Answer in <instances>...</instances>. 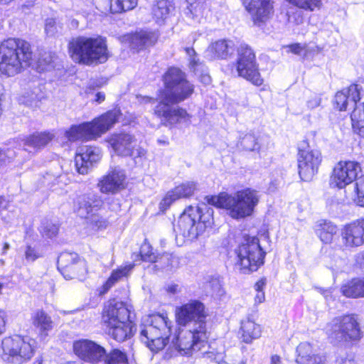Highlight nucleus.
Returning a JSON list of instances; mask_svg holds the SVG:
<instances>
[{
  "instance_id": "09e8293b",
  "label": "nucleus",
  "mask_w": 364,
  "mask_h": 364,
  "mask_svg": "<svg viewBox=\"0 0 364 364\" xmlns=\"http://www.w3.org/2000/svg\"><path fill=\"white\" fill-rule=\"evenodd\" d=\"M40 257L37 250L31 245H27L25 250V258L28 262H33Z\"/></svg>"
},
{
  "instance_id": "e2e57ef3",
  "label": "nucleus",
  "mask_w": 364,
  "mask_h": 364,
  "mask_svg": "<svg viewBox=\"0 0 364 364\" xmlns=\"http://www.w3.org/2000/svg\"><path fill=\"white\" fill-rule=\"evenodd\" d=\"M200 81L205 85H208L211 82V77L208 74H204L200 76Z\"/></svg>"
},
{
  "instance_id": "a19ab883",
  "label": "nucleus",
  "mask_w": 364,
  "mask_h": 364,
  "mask_svg": "<svg viewBox=\"0 0 364 364\" xmlns=\"http://www.w3.org/2000/svg\"><path fill=\"white\" fill-rule=\"evenodd\" d=\"M290 4L306 11H318L322 7V0H286Z\"/></svg>"
},
{
  "instance_id": "37998d69",
  "label": "nucleus",
  "mask_w": 364,
  "mask_h": 364,
  "mask_svg": "<svg viewBox=\"0 0 364 364\" xmlns=\"http://www.w3.org/2000/svg\"><path fill=\"white\" fill-rule=\"evenodd\" d=\"M63 29L62 23L55 18H48L45 23V32L48 36H54L60 33Z\"/></svg>"
},
{
  "instance_id": "0e129e2a",
  "label": "nucleus",
  "mask_w": 364,
  "mask_h": 364,
  "mask_svg": "<svg viewBox=\"0 0 364 364\" xmlns=\"http://www.w3.org/2000/svg\"><path fill=\"white\" fill-rule=\"evenodd\" d=\"M8 205V202L5 200L4 197L0 196V211L3 209L6 208Z\"/></svg>"
},
{
  "instance_id": "13d9d810",
  "label": "nucleus",
  "mask_w": 364,
  "mask_h": 364,
  "mask_svg": "<svg viewBox=\"0 0 364 364\" xmlns=\"http://www.w3.org/2000/svg\"><path fill=\"white\" fill-rule=\"evenodd\" d=\"M166 291L169 294H175L180 291V288L177 284L171 282L166 284Z\"/></svg>"
},
{
  "instance_id": "ddd939ff",
  "label": "nucleus",
  "mask_w": 364,
  "mask_h": 364,
  "mask_svg": "<svg viewBox=\"0 0 364 364\" xmlns=\"http://www.w3.org/2000/svg\"><path fill=\"white\" fill-rule=\"evenodd\" d=\"M237 71L239 76L257 86L263 82L258 71L255 55L247 45L242 44L237 49Z\"/></svg>"
},
{
  "instance_id": "aec40b11",
  "label": "nucleus",
  "mask_w": 364,
  "mask_h": 364,
  "mask_svg": "<svg viewBox=\"0 0 364 364\" xmlns=\"http://www.w3.org/2000/svg\"><path fill=\"white\" fill-rule=\"evenodd\" d=\"M243 4L255 24L264 23L273 15L272 0H243Z\"/></svg>"
},
{
  "instance_id": "0eeeda50",
  "label": "nucleus",
  "mask_w": 364,
  "mask_h": 364,
  "mask_svg": "<svg viewBox=\"0 0 364 364\" xmlns=\"http://www.w3.org/2000/svg\"><path fill=\"white\" fill-rule=\"evenodd\" d=\"M172 322L163 314L144 316L140 325L141 341L151 350L164 349L171 335Z\"/></svg>"
},
{
  "instance_id": "473e14b6",
  "label": "nucleus",
  "mask_w": 364,
  "mask_h": 364,
  "mask_svg": "<svg viewBox=\"0 0 364 364\" xmlns=\"http://www.w3.org/2000/svg\"><path fill=\"white\" fill-rule=\"evenodd\" d=\"M233 51V43L230 41L220 40L210 44L205 51L210 59L226 58Z\"/></svg>"
},
{
  "instance_id": "a878e982",
  "label": "nucleus",
  "mask_w": 364,
  "mask_h": 364,
  "mask_svg": "<svg viewBox=\"0 0 364 364\" xmlns=\"http://www.w3.org/2000/svg\"><path fill=\"white\" fill-rule=\"evenodd\" d=\"M196 189V184L186 181L169 191L160 202V209L166 210L176 200L191 196Z\"/></svg>"
},
{
  "instance_id": "58836bf2",
  "label": "nucleus",
  "mask_w": 364,
  "mask_h": 364,
  "mask_svg": "<svg viewBox=\"0 0 364 364\" xmlns=\"http://www.w3.org/2000/svg\"><path fill=\"white\" fill-rule=\"evenodd\" d=\"M186 15L198 20L203 16L206 9L205 0H186Z\"/></svg>"
},
{
  "instance_id": "dca6fc26",
  "label": "nucleus",
  "mask_w": 364,
  "mask_h": 364,
  "mask_svg": "<svg viewBox=\"0 0 364 364\" xmlns=\"http://www.w3.org/2000/svg\"><path fill=\"white\" fill-rule=\"evenodd\" d=\"M73 349L77 358L92 364H100L106 355V350L103 346L89 339L74 341Z\"/></svg>"
},
{
  "instance_id": "5fc2aeb1",
  "label": "nucleus",
  "mask_w": 364,
  "mask_h": 364,
  "mask_svg": "<svg viewBox=\"0 0 364 364\" xmlns=\"http://www.w3.org/2000/svg\"><path fill=\"white\" fill-rule=\"evenodd\" d=\"M58 232V227L56 225H49L44 227L43 233L48 237L55 236Z\"/></svg>"
},
{
  "instance_id": "de8ad7c7",
  "label": "nucleus",
  "mask_w": 364,
  "mask_h": 364,
  "mask_svg": "<svg viewBox=\"0 0 364 364\" xmlns=\"http://www.w3.org/2000/svg\"><path fill=\"white\" fill-rule=\"evenodd\" d=\"M15 156L14 150L7 149L5 150L0 149V167L7 165Z\"/></svg>"
},
{
  "instance_id": "7c9ffc66",
  "label": "nucleus",
  "mask_w": 364,
  "mask_h": 364,
  "mask_svg": "<svg viewBox=\"0 0 364 364\" xmlns=\"http://www.w3.org/2000/svg\"><path fill=\"white\" fill-rule=\"evenodd\" d=\"M270 142L269 137L266 135L256 136L248 133L240 138L239 144L241 148L246 151H259L267 149Z\"/></svg>"
},
{
  "instance_id": "c756f323",
  "label": "nucleus",
  "mask_w": 364,
  "mask_h": 364,
  "mask_svg": "<svg viewBox=\"0 0 364 364\" xmlns=\"http://www.w3.org/2000/svg\"><path fill=\"white\" fill-rule=\"evenodd\" d=\"M314 230L315 234L323 243L330 244L337 233L338 228L329 220H319L316 222Z\"/></svg>"
},
{
  "instance_id": "412c9836",
  "label": "nucleus",
  "mask_w": 364,
  "mask_h": 364,
  "mask_svg": "<svg viewBox=\"0 0 364 364\" xmlns=\"http://www.w3.org/2000/svg\"><path fill=\"white\" fill-rule=\"evenodd\" d=\"M101 150L96 146H83L79 148L75 156V166L80 174L87 173L94 164L100 161Z\"/></svg>"
},
{
  "instance_id": "20e7f679",
  "label": "nucleus",
  "mask_w": 364,
  "mask_h": 364,
  "mask_svg": "<svg viewBox=\"0 0 364 364\" xmlns=\"http://www.w3.org/2000/svg\"><path fill=\"white\" fill-rule=\"evenodd\" d=\"M213 224V209L203 205L202 207L190 205L179 216L174 225L176 240L181 236L184 240H193L205 232Z\"/></svg>"
},
{
  "instance_id": "774afa93",
  "label": "nucleus",
  "mask_w": 364,
  "mask_h": 364,
  "mask_svg": "<svg viewBox=\"0 0 364 364\" xmlns=\"http://www.w3.org/2000/svg\"><path fill=\"white\" fill-rule=\"evenodd\" d=\"M358 260L364 265V250L358 255Z\"/></svg>"
},
{
  "instance_id": "a18cd8bd",
  "label": "nucleus",
  "mask_w": 364,
  "mask_h": 364,
  "mask_svg": "<svg viewBox=\"0 0 364 364\" xmlns=\"http://www.w3.org/2000/svg\"><path fill=\"white\" fill-rule=\"evenodd\" d=\"M355 190L357 198L355 200L358 205L364 207V175L357 178Z\"/></svg>"
},
{
  "instance_id": "72a5a7b5",
  "label": "nucleus",
  "mask_w": 364,
  "mask_h": 364,
  "mask_svg": "<svg viewBox=\"0 0 364 364\" xmlns=\"http://www.w3.org/2000/svg\"><path fill=\"white\" fill-rule=\"evenodd\" d=\"M125 40L129 43L132 49L141 50L144 47L153 45L156 41L154 33L141 31L125 36Z\"/></svg>"
},
{
  "instance_id": "69168bd1",
  "label": "nucleus",
  "mask_w": 364,
  "mask_h": 364,
  "mask_svg": "<svg viewBox=\"0 0 364 364\" xmlns=\"http://www.w3.org/2000/svg\"><path fill=\"white\" fill-rule=\"evenodd\" d=\"M364 114V103L358 105L356 103V112L355 114Z\"/></svg>"
},
{
  "instance_id": "f03ea898",
  "label": "nucleus",
  "mask_w": 364,
  "mask_h": 364,
  "mask_svg": "<svg viewBox=\"0 0 364 364\" xmlns=\"http://www.w3.org/2000/svg\"><path fill=\"white\" fill-rule=\"evenodd\" d=\"M102 323L108 335L118 342L131 338L136 326L130 320V309L123 301L112 299L106 303L102 312Z\"/></svg>"
},
{
  "instance_id": "c03bdc74",
  "label": "nucleus",
  "mask_w": 364,
  "mask_h": 364,
  "mask_svg": "<svg viewBox=\"0 0 364 364\" xmlns=\"http://www.w3.org/2000/svg\"><path fill=\"white\" fill-rule=\"evenodd\" d=\"M350 117L354 132L364 137V115H350Z\"/></svg>"
},
{
  "instance_id": "a211bd4d",
  "label": "nucleus",
  "mask_w": 364,
  "mask_h": 364,
  "mask_svg": "<svg viewBox=\"0 0 364 364\" xmlns=\"http://www.w3.org/2000/svg\"><path fill=\"white\" fill-rule=\"evenodd\" d=\"M76 259L77 255L71 253H62L58 257V269L67 280L74 278L82 280L87 272L86 262Z\"/></svg>"
},
{
  "instance_id": "6e6d98bb",
  "label": "nucleus",
  "mask_w": 364,
  "mask_h": 364,
  "mask_svg": "<svg viewBox=\"0 0 364 364\" xmlns=\"http://www.w3.org/2000/svg\"><path fill=\"white\" fill-rule=\"evenodd\" d=\"M7 321V313L3 309H0V334L6 331V324Z\"/></svg>"
},
{
  "instance_id": "338daca9",
  "label": "nucleus",
  "mask_w": 364,
  "mask_h": 364,
  "mask_svg": "<svg viewBox=\"0 0 364 364\" xmlns=\"http://www.w3.org/2000/svg\"><path fill=\"white\" fill-rule=\"evenodd\" d=\"M157 142L159 145H163V146H167L169 144V141H168V138L165 137L164 139H159L157 140Z\"/></svg>"
},
{
  "instance_id": "bf43d9fd",
  "label": "nucleus",
  "mask_w": 364,
  "mask_h": 364,
  "mask_svg": "<svg viewBox=\"0 0 364 364\" xmlns=\"http://www.w3.org/2000/svg\"><path fill=\"white\" fill-rule=\"evenodd\" d=\"M265 300V295L264 291H259L256 292V295L255 296V304H261L264 302Z\"/></svg>"
},
{
  "instance_id": "9d476101",
  "label": "nucleus",
  "mask_w": 364,
  "mask_h": 364,
  "mask_svg": "<svg viewBox=\"0 0 364 364\" xmlns=\"http://www.w3.org/2000/svg\"><path fill=\"white\" fill-rule=\"evenodd\" d=\"M34 341L28 336L14 335L4 337L1 343L2 360L11 364H23L33 355Z\"/></svg>"
},
{
  "instance_id": "7ed1b4c3",
  "label": "nucleus",
  "mask_w": 364,
  "mask_h": 364,
  "mask_svg": "<svg viewBox=\"0 0 364 364\" xmlns=\"http://www.w3.org/2000/svg\"><path fill=\"white\" fill-rule=\"evenodd\" d=\"M259 199L257 191L247 188L234 194L221 193L212 196L208 201L217 208L225 209L230 218L241 220L252 215Z\"/></svg>"
},
{
  "instance_id": "c9c22d12",
  "label": "nucleus",
  "mask_w": 364,
  "mask_h": 364,
  "mask_svg": "<svg viewBox=\"0 0 364 364\" xmlns=\"http://www.w3.org/2000/svg\"><path fill=\"white\" fill-rule=\"evenodd\" d=\"M341 292L347 297H364V277L353 279L343 284Z\"/></svg>"
},
{
  "instance_id": "4c0bfd02",
  "label": "nucleus",
  "mask_w": 364,
  "mask_h": 364,
  "mask_svg": "<svg viewBox=\"0 0 364 364\" xmlns=\"http://www.w3.org/2000/svg\"><path fill=\"white\" fill-rule=\"evenodd\" d=\"M151 120L156 123H161L170 128L179 126L181 123L188 120L190 115H151ZM153 127H159V124H153Z\"/></svg>"
},
{
  "instance_id": "f704fd0d",
  "label": "nucleus",
  "mask_w": 364,
  "mask_h": 364,
  "mask_svg": "<svg viewBox=\"0 0 364 364\" xmlns=\"http://www.w3.org/2000/svg\"><path fill=\"white\" fill-rule=\"evenodd\" d=\"M240 333L242 341L250 343L261 336L262 329L259 324L247 318L241 322Z\"/></svg>"
},
{
  "instance_id": "680f3d73",
  "label": "nucleus",
  "mask_w": 364,
  "mask_h": 364,
  "mask_svg": "<svg viewBox=\"0 0 364 364\" xmlns=\"http://www.w3.org/2000/svg\"><path fill=\"white\" fill-rule=\"evenodd\" d=\"M269 364H282V358L278 355H272L270 357Z\"/></svg>"
},
{
  "instance_id": "39448f33",
  "label": "nucleus",
  "mask_w": 364,
  "mask_h": 364,
  "mask_svg": "<svg viewBox=\"0 0 364 364\" xmlns=\"http://www.w3.org/2000/svg\"><path fill=\"white\" fill-rule=\"evenodd\" d=\"M31 45L20 38H9L0 44V75L14 76L30 65Z\"/></svg>"
},
{
  "instance_id": "8fccbe9b",
  "label": "nucleus",
  "mask_w": 364,
  "mask_h": 364,
  "mask_svg": "<svg viewBox=\"0 0 364 364\" xmlns=\"http://www.w3.org/2000/svg\"><path fill=\"white\" fill-rule=\"evenodd\" d=\"M285 48L288 53H292L298 55H306L305 46L301 45L300 43L291 44L285 46Z\"/></svg>"
},
{
  "instance_id": "49530a36",
  "label": "nucleus",
  "mask_w": 364,
  "mask_h": 364,
  "mask_svg": "<svg viewBox=\"0 0 364 364\" xmlns=\"http://www.w3.org/2000/svg\"><path fill=\"white\" fill-rule=\"evenodd\" d=\"M205 353L208 358L215 361L218 364H220L224 361L225 351L223 346H220V349L217 350L216 351L213 350L211 351L205 352Z\"/></svg>"
},
{
  "instance_id": "2eb2a0df",
  "label": "nucleus",
  "mask_w": 364,
  "mask_h": 364,
  "mask_svg": "<svg viewBox=\"0 0 364 364\" xmlns=\"http://www.w3.org/2000/svg\"><path fill=\"white\" fill-rule=\"evenodd\" d=\"M77 211L80 217L87 219L89 223L98 229L106 227L107 221L96 214L103 204L100 196L94 193L85 194L77 198Z\"/></svg>"
},
{
  "instance_id": "9b49d317",
  "label": "nucleus",
  "mask_w": 364,
  "mask_h": 364,
  "mask_svg": "<svg viewBox=\"0 0 364 364\" xmlns=\"http://www.w3.org/2000/svg\"><path fill=\"white\" fill-rule=\"evenodd\" d=\"M117 115H100L90 122H84L79 125H73L65 132L69 141L95 140L108 131L117 121Z\"/></svg>"
},
{
  "instance_id": "393cba45",
  "label": "nucleus",
  "mask_w": 364,
  "mask_h": 364,
  "mask_svg": "<svg viewBox=\"0 0 364 364\" xmlns=\"http://www.w3.org/2000/svg\"><path fill=\"white\" fill-rule=\"evenodd\" d=\"M341 236L343 245L347 248L364 244V232L358 220L345 225L341 228Z\"/></svg>"
},
{
  "instance_id": "c85d7f7f",
  "label": "nucleus",
  "mask_w": 364,
  "mask_h": 364,
  "mask_svg": "<svg viewBox=\"0 0 364 364\" xmlns=\"http://www.w3.org/2000/svg\"><path fill=\"white\" fill-rule=\"evenodd\" d=\"M31 319L40 338L45 339L53 327V322L50 316L43 310H37L33 313Z\"/></svg>"
},
{
  "instance_id": "052dcab7",
  "label": "nucleus",
  "mask_w": 364,
  "mask_h": 364,
  "mask_svg": "<svg viewBox=\"0 0 364 364\" xmlns=\"http://www.w3.org/2000/svg\"><path fill=\"white\" fill-rule=\"evenodd\" d=\"M266 285V279H261L259 280L255 284V289L256 292H258L259 291H264V288Z\"/></svg>"
},
{
  "instance_id": "423d86ee",
  "label": "nucleus",
  "mask_w": 364,
  "mask_h": 364,
  "mask_svg": "<svg viewBox=\"0 0 364 364\" xmlns=\"http://www.w3.org/2000/svg\"><path fill=\"white\" fill-rule=\"evenodd\" d=\"M72 59L87 65L103 63L109 58L105 40L102 37L73 38L68 45Z\"/></svg>"
},
{
  "instance_id": "3c124183",
  "label": "nucleus",
  "mask_w": 364,
  "mask_h": 364,
  "mask_svg": "<svg viewBox=\"0 0 364 364\" xmlns=\"http://www.w3.org/2000/svg\"><path fill=\"white\" fill-rule=\"evenodd\" d=\"M185 50L188 56L191 67L195 68V67L200 64L199 58L197 57L195 50L192 48H186Z\"/></svg>"
},
{
  "instance_id": "cd10ccee",
  "label": "nucleus",
  "mask_w": 364,
  "mask_h": 364,
  "mask_svg": "<svg viewBox=\"0 0 364 364\" xmlns=\"http://www.w3.org/2000/svg\"><path fill=\"white\" fill-rule=\"evenodd\" d=\"M151 245L144 242L140 250V255L142 260L156 263L154 267L161 269L168 268L173 266L172 256L168 254L163 255L160 257L156 255L153 252Z\"/></svg>"
},
{
  "instance_id": "5701e85b",
  "label": "nucleus",
  "mask_w": 364,
  "mask_h": 364,
  "mask_svg": "<svg viewBox=\"0 0 364 364\" xmlns=\"http://www.w3.org/2000/svg\"><path fill=\"white\" fill-rule=\"evenodd\" d=\"M126 176L119 167L111 168L100 181L98 186L102 193H116L124 188Z\"/></svg>"
},
{
  "instance_id": "ea45409f",
  "label": "nucleus",
  "mask_w": 364,
  "mask_h": 364,
  "mask_svg": "<svg viewBox=\"0 0 364 364\" xmlns=\"http://www.w3.org/2000/svg\"><path fill=\"white\" fill-rule=\"evenodd\" d=\"M186 80L185 74L178 68H171L164 77L165 88L174 87L175 85Z\"/></svg>"
},
{
  "instance_id": "e433bc0d",
  "label": "nucleus",
  "mask_w": 364,
  "mask_h": 364,
  "mask_svg": "<svg viewBox=\"0 0 364 364\" xmlns=\"http://www.w3.org/2000/svg\"><path fill=\"white\" fill-rule=\"evenodd\" d=\"M172 0H156L152 7V14L157 21L167 18L173 11Z\"/></svg>"
},
{
  "instance_id": "6ab92c4d",
  "label": "nucleus",
  "mask_w": 364,
  "mask_h": 364,
  "mask_svg": "<svg viewBox=\"0 0 364 364\" xmlns=\"http://www.w3.org/2000/svg\"><path fill=\"white\" fill-rule=\"evenodd\" d=\"M361 87L357 84L350 85L348 87L338 92L334 98L333 105L339 112H347L349 114L356 112V103L360 100Z\"/></svg>"
},
{
  "instance_id": "79ce46f5",
  "label": "nucleus",
  "mask_w": 364,
  "mask_h": 364,
  "mask_svg": "<svg viewBox=\"0 0 364 364\" xmlns=\"http://www.w3.org/2000/svg\"><path fill=\"white\" fill-rule=\"evenodd\" d=\"M137 4V0H110V9L114 13L133 9Z\"/></svg>"
},
{
  "instance_id": "f257e3e1",
  "label": "nucleus",
  "mask_w": 364,
  "mask_h": 364,
  "mask_svg": "<svg viewBox=\"0 0 364 364\" xmlns=\"http://www.w3.org/2000/svg\"><path fill=\"white\" fill-rule=\"evenodd\" d=\"M207 316L204 304L198 300H191L179 307L176 319L186 327L179 329L171 345L183 355L205 348L210 334L205 321Z\"/></svg>"
},
{
  "instance_id": "4be33fe9",
  "label": "nucleus",
  "mask_w": 364,
  "mask_h": 364,
  "mask_svg": "<svg viewBox=\"0 0 364 364\" xmlns=\"http://www.w3.org/2000/svg\"><path fill=\"white\" fill-rule=\"evenodd\" d=\"M106 141L119 156H131L136 146L134 136L127 132L114 133L107 136Z\"/></svg>"
},
{
  "instance_id": "864d4df0",
  "label": "nucleus",
  "mask_w": 364,
  "mask_h": 364,
  "mask_svg": "<svg viewBox=\"0 0 364 364\" xmlns=\"http://www.w3.org/2000/svg\"><path fill=\"white\" fill-rule=\"evenodd\" d=\"M318 291L324 296L326 301H329L331 300L335 299V291H336L335 289L330 288V289H324L322 288H318Z\"/></svg>"
},
{
  "instance_id": "1a4fd4ad",
  "label": "nucleus",
  "mask_w": 364,
  "mask_h": 364,
  "mask_svg": "<svg viewBox=\"0 0 364 364\" xmlns=\"http://www.w3.org/2000/svg\"><path fill=\"white\" fill-rule=\"evenodd\" d=\"M235 265L243 273L255 272L264 264L266 252L257 237H244L242 242L235 249Z\"/></svg>"
},
{
  "instance_id": "6e6552de",
  "label": "nucleus",
  "mask_w": 364,
  "mask_h": 364,
  "mask_svg": "<svg viewBox=\"0 0 364 364\" xmlns=\"http://www.w3.org/2000/svg\"><path fill=\"white\" fill-rule=\"evenodd\" d=\"M324 331L330 342L336 345L356 343L363 337L358 316L355 314L333 318L326 323Z\"/></svg>"
},
{
  "instance_id": "f3484780",
  "label": "nucleus",
  "mask_w": 364,
  "mask_h": 364,
  "mask_svg": "<svg viewBox=\"0 0 364 364\" xmlns=\"http://www.w3.org/2000/svg\"><path fill=\"white\" fill-rule=\"evenodd\" d=\"M360 171V166L357 162L340 161L333 170L330 185L332 187L343 188L356 179Z\"/></svg>"
},
{
  "instance_id": "f8f14e48",
  "label": "nucleus",
  "mask_w": 364,
  "mask_h": 364,
  "mask_svg": "<svg viewBox=\"0 0 364 364\" xmlns=\"http://www.w3.org/2000/svg\"><path fill=\"white\" fill-rule=\"evenodd\" d=\"M193 92V86L186 79L174 87L165 88L161 101L156 107L155 114H186L182 109L172 106L190 97Z\"/></svg>"
},
{
  "instance_id": "4468645a",
  "label": "nucleus",
  "mask_w": 364,
  "mask_h": 364,
  "mask_svg": "<svg viewBox=\"0 0 364 364\" xmlns=\"http://www.w3.org/2000/svg\"><path fill=\"white\" fill-rule=\"evenodd\" d=\"M299 173L303 181H309L317 173L322 161L321 152L302 144L299 147L298 156Z\"/></svg>"
},
{
  "instance_id": "603ef678",
  "label": "nucleus",
  "mask_w": 364,
  "mask_h": 364,
  "mask_svg": "<svg viewBox=\"0 0 364 364\" xmlns=\"http://www.w3.org/2000/svg\"><path fill=\"white\" fill-rule=\"evenodd\" d=\"M22 103L31 107H37L39 106V100H37V96L34 93H32L31 95L23 97L22 99Z\"/></svg>"
},
{
  "instance_id": "2f4dec72",
  "label": "nucleus",
  "mask_w": 364,
  "mask_h": 364,
  "mask_svg": "<svg viewBox=\"0 0 364 364\" xmlns=\"http://www.w3.org/2000/svg\"><path fill=\"white\" fill-rule=\"evenodd\" d=\"M55 135L50 132H36L23 139L25 149L32 148L35 151L40 150L48 144Z\"/></svg>"
},
{
  "instance_id": "bb28decb",
  "label": "nucleus",
  "mask_w": 364,
  "mask_h": 364,
  "mask_svg": "<svg viewBox=\"0 0 364 364\" xmlns=\"http://www.w3.org/2000/svg\"><path fill=\"white\" fill-rule=\"evenodd\" d=\"M134 267L133 263L127 262L113 269L107 281L99 288V294L100 295L106 294L117 283L127 279L130 276Z\"/></svg>"
},
{
  "instance_id": "b1692460",
  "label": "nucleus",
  "mask_w": 364,
  "mask_h": 364,
  "mask_svg": "<svg viewBox=\"0 0 364 364\" xmlns=\"http://www.w3.org/2000/svg\"><path fill=\"white\" fill-rule=\"evenodd\" d=\"M296 364H328L324 353H318L310 343L302 342L296 349Z\"/></svg>"
},
{
  "instance_id": "4d7b16f0",
  "label": "nucleus",
  "mask_w": 364,
  "mask_h": 364,
  "mask_svg": "<svg viewBox=\"0 0 364 364\" xmlns=\"http://www.w3.org/2000/svg\"><path fill=\"white\" fill-rule=\"evenodd\" d=\"M136 99L137 102L141 105H147V104H154L156 102L153 98H151L147 96H142L141 95H138L136 96Z\"/></svg>"
}]
</instances>
